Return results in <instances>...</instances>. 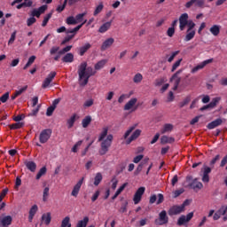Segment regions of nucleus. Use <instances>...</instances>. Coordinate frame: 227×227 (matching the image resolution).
<instances>
[{
    "instance_id": "obj_21",
    "label": "nucleus",
    "mask_w": 227,
    "mask_h": 227,
    "mask_svg": "<svg viewBox=\"0 0 227 227\" xmlns=\"http://www.w3.org/2000/svg\"><path fill=\"white\" fill-rule=\"evenodd\" d=\"M209 31L213 36H219V33H221V26L219 25H213L210 28Z\"/></svg>"
},
{
    "instance_id": "obj_55",
    "label": "nucleus",
    "mask_w": 227,
    "mask_h": 227,
    "mask_svg": "<svg viewBox=\"0 0 227 227\" xmlns=\"http://www.w3.org/2000/svg\"><path fill=\"white\" fill-rule=\"evenodd\" d=\"M182 63V59H179L178 60H176L173 66H172V69L171 72H175V70H176V68H178V67H180V64Z\"/></svg>"
},
{
    "instance_id": "obj_48",
    "label": "nucleus",
    "mask_w": 227,
    "mask_h": 227,
    "mask_svg": "<svg viewBox=\"0 0 227 227\" xmlns=\"http://www.w3.org/2000/svg\"><path fill=\"white\" fill-rule=\"evenodd\" d=\"M15 38H17V30H14L11 35V37L8 41V45H12L15 42Z\"/></svg>"
},
{
    "instance_id": "obj_41",
    "label": "nucleus",
    "mask_w": 227,
    "mask_h": 227,
    "mask_svg": "<svg viewBox=\"0 0 227 227\" xmlns=\"http://www.w3.org/2000/svg\"><path fill=\"white\" fill-rule=\"evenodd\" d=\"M66 22L68 26H75V24H77V20H75V18H74V16L67 17Z\"/></svg>"
},
{
    "instance_id": "obj_16",
    "label": "nucleus",
    "mask_w": 227,
    "mask_h": 227,
    "mask_svg": "<svg viewBox=\"0 0 227 227\" xmlns=\"http://www.w3.org/2000/svg\"><path fill=\"white\" fill-rule=\"evenodd\" d=\"M114 43V38L109 37L106 39L101 44L100 51L102 52H104V51H107V49H110V47H112Z\"/></svg>"
},
{
    "instance_id": "obj_28",
    "label": "nucleus",
    "mask_w": 227,
    "mask_h": 227,
    "mask_svg": "<svg viewBox=\"0 0 227 227\" xmlns=\"http://www.w3.org/2000/svg\"><path fill=\"white\" fill-rule=\"evenodd\" d=\"M63 63H74V54L73 53H67L63 58H62Z\"/></svg>"
},
{
    "instance_id": "obj_29",
    "label": "nucleus",
    "mask_w": 227,
    "mask_h": 227,
    "mask_svg": "<svg viewBox=\"0 0 227 227\" xmlns=\"http://www.w3.org/2000/svg\"><path fill=\"white\" fill-rule=\"evenodd\" d=\"M25 166L31 171L32 173H35L36 171V163L35 161H26Z\"/></svg>"
},
{
    "instance_id": "obj_56",
    "label": "nucleus",
    "mask_w": 227,
    "mask_h": 227,
    "mask_svg": "<svg viewBox=\"0 0 227 227\" xmlns=\"http://www.w3.org/2000/svg\"><path fill=\"white\" fill-rule=\"evenodd\" d=\"M127 207H129V202H125L124 204L121 205V208L119 209V212L121 214H125L127 212Z\"/></svg>"
},
{
    "instance_id": "obj_52",
    "label": "nucleus",
    "mask_w": 227,
    "mask_h": 227,
    "mask_svg": "<svg viewBox=\"0 0 227 227\" xmlns=\"http://www.w3.org/2000/svg\"><path fill=\"white\" fill-rule=\"evenodd\" d=\"M67 3H68V0H65L62 5H59L57 7L56 10L59 13H61V12H63L65 8H67Z\"/></svg>"
},
{
    "instance_id": "obj_64",
    "label": "nucleus",
    "mask_w": 227,
    "mask_h": 227,
    "mask_svg": "<svg viewBox=\"0 0 227 227\" xmlns=\"http://www.w3.org/2000/svg\"><path fill=\"white\" fill-rule=\"evenodd\" d=\"M93 106V99H89L83 104V107H91Z\"/></svg>"
},
{
    "instance_id": "obj_14",
    "label": "nucleus",
    "mask_w": 227,
    "mask_h": 227,
    "mask_svg": "<svg viewBox=\"0 0 227 227\" xmlns=\"http://www.w3.org/2000/svg\"><path fill=\"white\" fill-rule=\"evenodd\" d=\"M197 6L198 8H204L205 0H190L185 4V8H191V6Z\"/></svg>"
},
{
    "instance_id": "obj_62",
    "label": "nucleus",
    "mask_w": 227,
    "mask_h": 227,
    "mask_svg": "<svg viewBox=\"0 0 227 227\" xmlns=\"http://www.w3.org/2000/svg\"><path fill=\"white\" fill-rule=\"evenodd\" d=\"M32 17H36L37 19H40V15H42L37 9H34L31 12Z\"/></svg>"
},
{
    "instance_id": "obj_2",
    "label": "nucleus",
    "mask_w": 227,
    "mask_h": 227,
    "mask_svg": "<svg viewBox=\"0 0 227 227\" xmlns=\"http://www.w3.org/2000/svg\"><path fill=\"white\" fill-rule=\"evenodd\" d=\"M96 74L97 72L93 70V67H88V62H82L78 67L79 82L81 86H86L90 81V77H92Z\"/></svg>"
},
{
    "instance_id": "obj_63",
    "label": "nucleus",
    "mask_w": 227,
    "mask_h": 227,
    "mask_svg": "<svg viewBox=\"0 0 227 227\" xmlns=\"http://www.w3.org/2000/svg\"><path fill=\"white\" fill-rule=\"evenodd\" d=\"M164 84V79L159 78L155 80L154 86H162Z\"/></svg>"
},
{
    "instance_id": "obj_27",
    "label": "nucleus",
    "mask_w": 227,
    "mask_h": 227,
    "mask_svg": "<svg viewBox=\"0 0 227 227\" xmlns=\"http://www.w3.org/2000/svg\"><path fill=\"white\" fill-rule=\"evenodd\" d=\"M111 24L112 21H107L106 23H104L98 29L99 33H106V31H109V29L111 28Z\"/></svg>"
},
{
    "instance_id": "obj_46",
    "label": "nucleus",
    "mask_w": 227,
    "mask_h": 227,
    "mask_svg": "<svg viewBox=\"0 0 227 227\" xmlns=\"http://www.w3.org/2000/svg\"><path fill=\"white\" fill-rule=\"evenodd\" d=\"M102 10H104V4L100 3L94 11V17H97V15H98V13L102 12Z\"/></svg>"
},
{
    "instance_id": "obj_60",
    "label": "nucleus",
    "mask_w": 227,
    "mask_h": 227,
    "mask_svg": "<svg viewBox=\"0 0 227 227\" xmlns=\"http://www.w3.org/2000/svg\"><path fill=\"white\" fill-rule=\"evenodd\" d=\"M81 145H82V140L78 141V142L73 146V148H72L71 151H72L74 153H77V147H78V146H81Z\"/></svg>"
},
{
    "instance_id": "obj_3",
    "label": "nucleus",
    "mask_w": 227,
    "mask_h": 227,
    "mask_svg": "<svg viewBox=\"0 0 227 227\" xmlns=\"http://www.w3.org/2000/svg\"><path fill=\"white\" fill-rule=\"evenodd\" d=\"M137 127V124H134L131 127H129L124 133L122 137H123V139H126V145H130V143H132V141H136V139H137V137H139V136H141L142 131H141V129H136ZM130 134H131V136H130ZM129 136H130V137H129Z\"/></svg>"
},
{
    "instance_id": "obj_20",
    "label": "nucleus",
    "mask_w": 227,
    "mask_h": 227,
    "mask_svg": "<svg viewBox=\"0 0 227 227\" xmlns=\"http://www.w3.org/2000/svg\"><path fill=\"white\" fill-rule=\"evenodd\" d=\"M36 212H38V206L34 205L29 210V215H28V221L29 223H33V218L36 215Z\"/></svg>"
},
{
    "instance_id": "obj_6",
    "label": "nucleus",
    "mask_w": 227,
    "mask_h": 227,
    "mask_svg": "<svg viewBox=\"0 0 227 227\" xmlns=\"http://www.w3.org/2000/svg\"><path fill=\"white\" fill-rule=\"evenodd\" d=\"M186 182L189 183V187L196 191V189H203V184L198 181V178L192 179V176H186Z\"/></svg>"
},
{
    "instance_id": "obj_25",
    "label": "nucleus",
    "mask_w": 227,
    "mask_h": 227,
    "mask_svg": "<svg viewBox=\"0 0 227 227\" xmlns=\"http://www.w3.org/2000/svg\"><path fill=\"white\" fill-rule=\"evenodd\" d=\"M42 221L49 226L51 224V221H52V217L51 216V213H46L42 215Z\"/></svg>"
},
{
    "instance_id": "obj_34",
    "label": "nucleus",
    "mask_w": 227,
    "mask_h": 227,
    "mask_svg": "<svg viewBox=\"0 0 227 227\" xmlns=\"http://www.w3.org/2000/svg\"><path fill=\"white\" fill-rule=\"evenodd\" d=\"M107 132H109L108 128H103V131L100 133L99 137L98 139V143L104 141L106 139V137H107Z\"/></svg>"
},
{
    "instance_id": "obj_32",
    "label": "nucleus",
    "mask_w": 227,
    "mask_h": 227,
    "mask_svg": "<svg viewBox=\"0 0 227 227\" xmlns=\"http://www.w3.org/2000/svg\"><path fill=\"white\" fill-rule=\"evenodd\" d=\"M88 223H90V217L84 216L82 220L77 223L76 227H86L88 226Z\"/></svg>"
},
{
    "instance_id": "obj_39",
    "label": "nucleus",
    "mask_w": 227,
    "mask_h": 227,
    "mask_svg": "<svg viewBox=\"0 0 227 227\" xmlns=\"http://www.w3.org/2000/svg\"><path fill=\"white\" fill-rule=\"evenodd\" d=\"M219 102H221V98L217 97L212 99V101L208 104L210 109H214V107H215V106H217V104H219Z\"/></svg>"
},
{
    "instance_id": "obj_23",
    "label": "nucleus",
    "mask_w": 227,
    "mask_h": 227,
    "mask_svg": "<svg viewBox=\"0 0 227 227\" xmlns=\"http://www.w3.org/2000/svg\"><path fill=\"white\" fill-rule=\"evenodd\" d=\"M175 143V138L173 137L162 136L160 137V144L161 145H168Z\"/></svg>"
},
{
    "instance_id": "obj_43",
    "label": "nucleus",
    "mask_w": 227,
    "mask_h": 227,
    "mask_svg": "<svg viewBox=\"0 0 227 227\" xmlns=\"http://www.w3.org/2000/svg\"><path fill=\"white\" fill-rule=\"evenodd\" d=\"M148 162V159H145L143 162H141L136 170V175H137L138 173H141V171H143V168L145 166V164H146Z\"/></svg>"
},
{
    "instance_id": "obj_45",
    "label": "nucleus",
    "mask_w": 227,
    "mask_h": 227,
    "mask_svg": "<svg viewBox=\"0 0 227 227\" xmlns=\"http://www.w3.org/2000/svg\"><path fill=\"white\" fill-rule=\"evenodd\" d=\"M141 81H143V74H141L140 73H137V74H135V76L133 77V82L136 84H139Z\"/></svg>"
},
{
    "instance_id": "obj_22",
    "label": "nucleus",
    "mask_w": 227,
    "mask_h": 227,
    "mask_svg": "<svg viewBox=\"0 0 227 227\" xmlns=\"http://www.w3.org/2000/svg\"><path fill=\"white\" fill-rule=\"evenodd\" d=\"M137 103V98H131L124 106V111H130V109H132L133 106H136Z\"/></svg>"
},
{
    "instance_id": "obj_57",
    "label": "nucleus",
    "mask_w": 227,
    "mask_h": 227,
    "mask_svg": "<svg viewBox=\"0 0 227 227\" xmlns=\"http://www.w3.org/2000/svg\"><path fill=\"white\" fill-rule=\"evenodd\" d=\"M167 35L169 36V38H173L175 35V27H168L167 30Z\"/></svg>"
},
{
    "instance_id": "obj_31",
    "label": "nucleus",
    "mask_w": 227,
    "mask_h": 227,
    "mask_svg": "<svg viewBox=\"0 0 227 227\" xmlns=\"http://www.w3.org/2000/svg\"><path fill=\"white\" fill-rule=\"evenodd\" d=\"M106 64L107 59H101L94 66V68L95 70H102V68H104V67H106Z\"/></svg>"
},
{
    "instance_id": "obj_5",
    "label": "nucleus",
    "mask_w": 227,
    "mask_h": 227,
    "mask_svg": "<svg viewBox=\"0 0 227 227\" xmlns=\"http://www.w3.org/2000/svg\"><path fill=\"white\" fill-rule=\"evenodd\" d=\"M81 29V26H77L74 28L67 29V36L64 38V40L61 42V45H65L70 42V40H74L75 37V35H77V32Z\"/></svg>"
},
{
    "instance_id": "obj_40",
    "label": "nucleus",
    "mask_w": 227,
    "mask_h": 227,
    "mask_svg": "<svg viewBox=\"0 0 227 227\" xmlns=\"http://www.w3.org/2000/svg\"><path fill=\"white\" fill-rule=\"evenodd\" d=\"M22 127H24V123H22V122H16V123L10 125L11 130H17L19 129H22Z\"/></svg>"
},
{
    "instance_id": "obj_33",
    "label": "nucleus",
    "mask_w": 227,
    "mask_h": 227,
    "mask_svg": "<svg viewBox=\"0 0 227 227\" xmlns=\"http://www.w3.org/2000/svg\"><path fill=\"white\" fill-rule=\"evenodd\" d=\"M47 174V167H43L38 171L37 175L35 176V179L40 180L42 176Z\"/></svg>"
},
{
    "instance_id": "obj_49",
    "label": "nucleus",
    "mask_w": 227,
    "mask_h": 227,
    "mask_svg": "<svg viewBox=\"0 0 227 227\" xmlns=\"http://www.w3.org/2000/svg\"><path fill=\"white\" fill-rule=\"evenodd\" d=\"M49 191H50L49 187L44 188L43 192V201H47V200L49 199Z\"/></svg>"
},
{
    "instance_id": "obj_4",
    "label": "nucleus",
    "mask_w": 227,
    "mask_h": 227,
    "mask_svg": "<svg viewBox=\"0 0 227 227\" xmlns=\"http://www.w3.org/2000/svg\"><path fill=\"white\" fill-rule=\"evenodd\" d=\"M114 137L112 134L106 137V139L101 142V149L99 150V155H106L109 152V148L113 145Z\"/></svg>"
},
{
    "instance_id": "obj_36",
    "label": "nucleus",
    "mask_w": 227,
    "mask_h": 227,
    "mask_svg": "<svg viewBox=\"0 0 227 227\" xmlns=\"http://www.w3.org/2000/svg\"><path fill=\"white\" fill-rule=\"evenodd\" d=\"M77 118V114H73L68 120H67V128L72 129L74 127V123H75V120Z\"/></svg>"
},
{
    "instance_id": "obj_13",
    "label": "nucleus",
    "mask_w": 227,
    "mask_h": 227,
    "mask_svg": "<svg viewBox=\"0 0 227 227\" xmlns=\"http://www.w3.org/2000/svg\"><path fill=\"white\" fill-rule=\"evenodd\" d=\"M181 72H182L181 70L177 71L170 78L171 82H173L174 81V87H173L174 91L178 90V86H180V82L182 81V79L178 77V74H180Z\"/></svg>"
},
{
    "instance_id": "obj_12",
    "label": "nucleus",
    "mask_w": 227,
    "mask_h": 227,
    "mask_svg": "<svg viewBox=\"0 0 227 227\" xmlns=\"http://www.w3.org/2000/svg\"><path fill=\"white\" fill-rule=\"evenodd\" d=\"M213 62L214 59H209L202 61L200 64L197 65L195 67L192 69V74H196V72H199V70H203V67H205L207 65H210V63Z\"/></svg>"
},
{
    "instance_id": "obj_53",
    "label": "nucleus",
    "mask_w": 227,
    "mask_h": 227,
    "mask_svg": "<svg viewBox=\"0 0 227 227\" xmlns=\"http://www.w3.org/2000/svg\"><path fill=\"white\" fill-rule=\"evenodd\" d=\"M35 22H36V18L32 16L27 20V26L28 27H31V26L35 24Z\"/></svg>"
},
{
    "instance_id": "obj_18",
    "label": "nucleus",
    "mask_w": 227,
    "mask_h": 227,
    "mask_svg": "<svg viewBox=\"0 0 227 227\" xmlns=\"http://www.w3.org/2000/svg\"><path fill=\"white\" fill-rule=\"evenodd\" d=\"M13 218L11 215H6L0 220V227H7L12 224Z\"/></svg>"
},
{
    "instance_id": "obj_19",
    "label": "nucleus",
    "mask_w": 227,
    "mask_h": 227,
    "mask_svg": "<svg viewBox=\"0 0 227 227\" xmlns=\"http://www.w3.org/2000/svg\"><path fill=\"white\" fill-rule=\"evenodd\" d=\"M219 125H223V119H216L207 124V129L209 130H212L213 129H215V127H219Z\"/></svg>"
},
{
    "instance_id": "obj_15",
    "label": "nucleus",
    "mask_w": 227,
    "mask_h": 227,
    "mask_svg": "<svg viewBox=\"0 0 227 227\" xmlns=\"http://www.w3.org/2000/svg\"><path fill=\"white\" fill-rule=\"evenodd\" d=\"M159 225L162 226L164 224H168V223H169V217H168V213L166 212V210H162L160 214H159Z\"/></svg>"
},
{
    "instance_id": "obj_50",
    "label": "nucleus",
    "mask_w": 227,
    "mask_h": 227,
    "mask_svg": "<svg viewBox=\"0 0 227 227\" xmlns=\"http://www.w3.org/2000/svg\"><path fill=\"white\" fill-rule=\"evenodd\" d=\"M72 51V45L66 46L62 50L59 51V55L67 54V52H70Z\"/></svg>"
},
{
    "instance_id": "obj_44",
    "label": "nucleus",
    "mask_w": 227,
    "mask_h": 227,
    "mask_svg": "<svg viewBox=\"0 0 227 227\" xmlns=\"http://www.w3.org/2000/svg\"><path fill=\"white\" fill-rule=\"evenodd\" d=\"M189 102H191V96H187L182 102L179 103L180 109H182V107H185Z\"/></svg>"
},
{
    "instance_id": "obj_54",
    "label": "nucleus",
    "mask_w": 227,
    "mask_h": 227,
    "mask_svg": "<svg viewBox=\"0 0 227 227\" xmlns=\"http://www.w3.org/2000/svg\"><path fill=\"white\" fill-rule=\"evenodd\" d=\"M220 215H226L227 207L226 206H222L217 211Z\"/></svg>"
},
{
    "instance_id": "obj_42",
    "label": "nucleus",
    "mask_w": 227,
    "mask_h": 227,
    "mask_svg": "<svg viewBox=\"0 0 227 227\" xmlns=\"http://www.w3.org/2000/svg\"><path fill=\"white\" fill-rule=\"evenodd\" d=\"M51 18H52V12L48 13L44 17L43 23H42L43 27H45V26H47V24L49 23V20H51Z\"/></svg>"
},
{
    "instance_id": "obj_61",
    "label": "nucleus",
    "mask_w": 227,
    "mask_h": 227,
    "mask_svg": "<svg viewBox=\"0 0 227 227\" xmlns=\"http://www.w3.org/2000/svg\"><path fill=\"white\" fill-rule=\"evenodd\" d=\"M98 196H100V191H96L93 196L91 197L92 203H95L96 200H98Z\"/></svg>"
},
{
    "instance_id": "obj_17",
    "label": "nucleus",
    "mask_w": 227,
    "mask_h": 227,
    "mask_svg": "<svg viewBox=\"0 0 227 227\" xmlns=\"http://www.w3.org/2000/svg\"><path fill=\"white\" fill-rule=\"evenodd\" d=\"M83 182H84V177H82L77 182V184L73 188L71 196H74V198H77V196H79V191H81V187L82 186Z\"/></svg>"
},
{
    "instance_id": "obj_30",
    "label": "nucleus",
    "mask_w": 227,
    "mask_h": 227,
    "mask_svg": "<svg viewBox=\"0 0 227 227\" xmlns=\"http://www.w3.org/2000/svg\"><path fill=\"white\" fill-rule=\"evenodd\" d=\"M89 49H91V44L90 43H85L84 46H82L79 50V55L82 56L83 54H86L88 52Z\"/></svg>"
},
{
    "instance_id": "obj_47",
    "label": "nucleus",
    "mask_w": 227,
    "mask_h": 227,
    "mask_svg": "<svg viewBox=\"0 0 227 227\" xmlns=\"http://www.w3.org/2000/svg\"><path fill=\"white\" fill-rule=\"evenodd\" d=\"M9 98H10V92H6L2 97H0V102H2V104H6Z\"/></svg>"
},
{
    "instance_id": "obj_35",
    "label": "nucleus",
    "mask_w": 227,
    "mask_h": 227,
    "mask_svg": "<svg viewBox=\"0 0 227 227\" xmlns=\"http://www.w3.org/2000/svg\"><path fill=\"white\" fill-rule=\"evenodd\" d=\"M90 123H91V116L87 115L82 121V125L83 129H87V127H89Z\"/></svg>"
},
{
    "instance_id": "obj_51",
    "label": "nucleus",
    "mask_w": 227,
    "mask_h": 227,
    "mask_svg": "<svg viewBox=\"0 0 227 227\" xmlns=\"http://www.w3.org/2000/svg\"><path fill=\"white\" fill-rule=\"evenodd\" d=\"M179 54L180 51H173L170 57L168 59V62L172 63L173 59H175V58H176V56H178Z\"/></svg>"
},
{
    "instance_id": "obj_58",
    "label": "nucleus",
    "mask_w": 227,
    "mask_h": 227,
    "mask_svg": "<svg viewBox=\"0 0 227 227\" xmlns=\"http://www.w3.org/2000/svg\"><path fill=\"white\" fill-rule=\"evenodd\" d=\"M85 15H86V12L77 14L75 16L76 22H82V19H84Z\"/></svg>"
},
{
    "instance_id": "obj_10",
    "label": "nucleus",
    "mask_w": 227,
    "mask_h": 227,
    "mask_svg": "<svg viewBox=\"0 0 227 227\" xmlns=\"http://www.w3.org/2000/svg\"><path fill=\"white\" fill-rule=\"evenodd\" d=\"M54 77H56V72L51 71L43 82V84H42L43 90H45L46 88H49V86H51V82H52V81L54 80Z\"/></svg>"
},
{
    "instance_id": "obj_59",
    "label": "nucleus",
    "mask_w": 227,
    "mask_h": 227,
    "mask_svg": "<svg viewBox=\"0 0 227 227\" xmlns=\"http://www.w3.org/2000/svg\"><path fill=\"white\" fill-rule=\"evenodd\" d=\"M55 110H56V108L54 106H49L46 111V116H51L54 113Z\"/></svg>"
},
{
    "instance_id": "obj_24",
    "label": "nucleus",
    "mask_w": 227,
    "mask_h": 227,
    "mask_svg": "<svg viewBox=\"0 0 227 227\" xmlns=\"http://www.w3.org/2000/svg\"><path fill=\"white\" fill-rule=\"evenodd\" d=\"M173 131V124L166 123L163 125V128L160 129V134H168V132Z\"/></svg>"
},
{
    "instance_id": "obj_7",
    "label": "nucleus",
    "mask_w": 227,
    "mask_h": 227,
    "mask_svg": "<svg viewBox=\"0 0 227 227\" xmlns=\"http://www.w3.org/2000/svg\"><path fill=\"white\" fill-rule=\"evenodd\" d=\"M51 136H52V129H43L39 135V141L42 145H45L49 139H51Z\"/></svg>"
},
{
    "instance_id": "obj_26",
    "label": "nucleus",
    "mask_w": 227,
    "mask_h": 227,
    "mask_svg": "<svg viewBox=\"0 0 227 227\" xmlns=\"http://www.w3.org/2000/svg\"><path fill=\"white\" fill-rule=\"evenodd\" d=\"M26 90H27V85L24 86L23 88L20 89L19 90H16L15 93L11 96V100H15V98H17V97L22 95V93H24V91H26Z\"/></svg>"
},
{
    "instance_id": "obj_11",
    "label": "nucleus",
    "mask_w": 227,
    "mask_h": 227,
    "mask_svg": "<svg viewBox=\"0 0 227 227\" xmlns=\"http://www.w3.org/2000/svg\"><path fill=\"white\" fill-rule=\"evenodd\" d=\"M182 212H184V207L175 205L168 209V215L173 216V215H178V214H182Z\"/></svg>"
},
{
    "instance_id": "obj_37",
    "label": "nucleus",
    "mask_w": 227,
    "mask_h": 227,
    "mask_svg": "<svg viewBox=\"0 0 227 227\" xmlns=\"http://www.w3.org/2000/svg\"><path fill=\"white\" fill-rule=\"evenodd\" d=\"M102 173L98 172L96 174V176L94 177V185L98 186L100 185V182H102Z\"/></svg>"
},
{
    "instance_id": "obj_38",
    "label": "nucleus",
    "mask_w": 227,
    "mask_h": 227,
    "mask_svg": "<svg viewBox=\"0 0 227 227\" xmlns=\"http://www.w3.org/2000/svg\"><path fill=\"white\" fill-rule=\"evenodd\" d=\"M60 227H72V223H70V218L66 216L62 222Z\"/></svg>"
},
{
    "instance_id": "obj_1",
    "label": "nucleus",
    "mask_w": 227,
    "mask_h": 227,
    "mask_svg": "<svg viewBox=\"0 0 227 227\" xmlns=\"http://www.w3.org/2000/svg\"><path fill=\"white\" fill-rule=\"evenodd\" d=\"M185 27H188L186 30V35L184 37V42H191L194 36H196V23L192 20H189V14L184 12L179 17V29L180 31H184Z\"/></svg>"
},
{
    "instance_id": "obj_8",
    "label": "nucleus",
    "mask_w": 227,
    "mask_h": 227,
    "mask_svg": "<svg viewBox=\"0 0 227 227\" xmlns=\"http://www.w3.org/2000/svg\"><path fill=\"white\" fill-rule=\"evenodd\" d=\"M194 217V212H190L187 215H182L177 220V226H184L185 223H189Z\"/></svg>"
},
{
    "instance_id": "obj_9",
    "label": "nucleus",
    "mask_w": 227,
    "mask_h": 227,
    "mask_svg": "<svg viewBox=\"0 0 227 227\" xmlns=\"http://www.w3.org/2000/svg\"><path fill=\"white\" fill-rule=\"evenodd\" d=\"M145 191H146V188L143 186L137 190L133 197V201L135 205H137L141 201V199L143 198V194H145Z\"/></svg>"
}]
</instances>
